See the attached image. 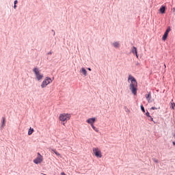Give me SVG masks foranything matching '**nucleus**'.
<instances>
[{"label": "nucleus", "mask_w": 175, "mask_h": 175, "mask_svg": "<svg viewBox=\"0 0 175 175\" xmlns=\"http://www.w3.org/2000/svg\"><path fill=\"white\" fill-rule=\"evenodd\" d=\"M129 81H131L130 83V90L131 91L133 95H136L137 94V81L135 79V77L131 75L129 76Z\"/></svg>", "instance_id": "f257e3e1"}, {"label": "nucleus", "mask_w": 175, "mask_h": 175, "mask_svg": "<svg viewBox=\"0 0 175 175\" xmlns=\"http://www.w3.org/2000/svg\"><path fill=\"white\" fill-rule=\"evenodd\" d=\"M61 175H66V174H65V172H62Z\"/></svg>", "instance_id": "5701e85b"}, {"label": "nucleus", "mask_w": 175, "mask_h": 175, "mask_svg": "<svg viewBox=\"0 0 175 175\" xmlns=\"http://www.w3.org/2000/svg\"><path fill=\"white\" fill-rule=\"evenodd\" d=\"M169 32H170V27H169L165 31V33L163 36L162 40H166L167 39V36L169 35Z\"/></svg>", "instance_id": "0eeeda50"}, {"label": "nucleus", "mask_w": 175, "mask_h": 175, "mask_svg": "<svg viewBox=\"0 0 175 175\" xmlns=\"http://www.w3.org/2000/svg\"><path fill=\"white\" fill-rule=\"evenodd\" d=\"M93 152L97 158H102V152L98 148H93Z\"/></svg>", "instance_id": "423d86ee"}, {"label": "nucleus", "mask_w": 175, "mask_h": 175, "mask_svg": "<svg viewBox=\"0 0 175 175\" xmlns=\"http://www.w3.org/2000/svg\"><path fill=\"white\" fill-rule=\"evenodd\" d=\"M146 98L149 100L151 98V92H149L148 94H146Z\"/></svg>", "instance_id": "4468645a"}, {"label": "nucleus", "mask_w": 175, "mask_h": 175, "mask_svg": "<svg viewBox=\"0 0 175 175\" xmlns=\"http://www.w3.org/2000/svg\"><path fill=\"white\" fill-rule=\"evenodd\" d=\"M150 121H154V118L150 116Z\"/></svg>", "instance_id": "b1692460"}, {"label": "nucleus", "mask_w": 175, "mask_h": 175, "mask_svg": "<svg viewBox=\"0 0 175 175\" xmlns=\"http://www.w3.org/2000/svg\"><path fill=\"white\" fill-rule=\"evenodd\" d=\"M131 53H133V54H135L137 58H139V56L137 55V49H136V47L133 46Z\"/></svg>", "instance_id": "1a4fd4ad"}, {"label": "nucleus", "mask_w": 175, "mask_h": 175, "mask_svg": "<svg viewBox=\"0 0 175 175\" xmlns=\"http://www.w3.org/2000/svg\"><path fill=\"white\" fill-rule=\"evenodd\" d=\"M16 8H17V5H16V4H14V9H16Z\"/></svg>", "instance_id": "393cba45"}, {"label": "nucleus", "mask_w": 175, "mask_h": 175, "mask_svg": "<svg viewBox=\"0 0 175 175\" xmlns=\"http://www.w3.org/2000/svg\"><path fill=\"white\" fill-rule=\"evenodd\" d=\"M18 2V1L17 0H15V1H14V5H17Z\"/></svg>", "instance_id": "4be33fe9"}, {"label": "nucleus", "mask_w": 175, "mask_h": 175, "mask_svg": "<svg viewBox=\"0 0 175 175\" xmlns=\"http://www.w3.org/2000/svg\"><path fill=\"white\" fill-rule=\"evenodd\" d=\"M6 126V118L3 117L1 118V128H4Z\"/></svg>", "instance_id": "9d476101"}, {"label": "nucleus", "mask_w": 175, "mask_h": 175, "mask_svg": "<svg viewBox=\"0 0 175 175\" xmlns=\"http://www.w3.org/2000/svg\"><path fill=\"white\" fill-rule=\"evenodd\" d=\"M154 162L158 163V160H155Z\"/></svg>", "instance_id": "cd10ccee"}, {"label": "nucleus", "mask_w": 175, "mask_h": 175, "mask_svg": "<svg viewBox=\"0 0 175 175\" xmlns=\"http://www.w3.org/2000/svg\"><path fill=\"white\" fill-rule=\"evenodd\" d=\"M157 109H158V108H157V107H151V110H157Z\"/></svg>", "instance_id": "aec40b11"}, {"label": "nucleus", "mask_w": 175, "mask_h": 175, "mask_svg": "<svg viewBox=\"0 0 175 175\" xmlns=\"http://www.w3.org/2000/svg\"><path fill=\"white\" fill-rule=\"evenodd\" d=\"M166 11V8L163 5H162L160 9H159V12L160 13H161L162 14H165V12Z\"/></svg>", "instance_id": "f8f14e48"}, {"label": "nucleus", "mask_w": 175, "mask_h": 175, "mask_svg": "<svg viewBox=\"0 0 175 175\" xmlns=\"http://www.w3.org/2000/svg\"><path fill=\"white\" fill-rule=\"evenodd\" d=\"M59 121L62 122V124L65 125L69 120H70V114L69 113H61L59 116Z\"/></svg>", "instance_id": "f03ea898"}, {"label": "nucleus", "mask_w": 175, "mask_h": 175, "mask_svg": "<svg viewBox=\"0 0 175 175\" xmlns=\"http://www.w3.org/2000/svg\"><path fill=\"white\" fill-rule=\"evenodd\" d=\"M49 151L51 152H54V154H55V155H57V157H61V154H59V152H57V150L55 149H49Z\"/></svg>", "instance_id": "9b49d317"}, {"label": "nucleus", "mask_w": 175, "mask_h": 175, "mask_svg": "<svg viewBox=\"0 0 175 175\" xmlns=\"http://www.w3.org/2000/svg\"><path fill=\"white\" fill-rule=\"evenodd\" d=\"M81 72V73H83V75H84V76H87V70H85V68H82Z\"/></svg>", "instance_id": "ddd939ff"}, {"label": "nucleus", "mask_w": 175, "mask_h": 175, "mask_svg": "<svg viewBox=\"0 0 175 175\" xmlns=\"http://www.w3.org/2000/svg\"><path fill=\"white\" fill-rule=\"evenodd\" d=\"M173 145L175 146V141L172 142Z\"/></svg>", "instance_id": "a878e982"}, {"label": "nucleus", "mask_w": 175, "mask_h": 175, "mask_svg": "<svg viewBox=\"0 0 175 175\" xmlns=\"http://www.w3.org/2000/svg\"><path fill=\"white\" fill-rule=\"evenodd\" d=\"M33 72L35 74V76L36 77V79L39 81L43 79V74L40 73V71L39 70V68H34L33 69Z\"/></svg>", "instance_id": "7ed1b4c3"}, {"label": "nucleus", "mask_w": 175, "mask_h": 175, "mask_svg": "<svg viewBox=\"0 0 175 175\" xmlns=\"http://www.w3.org/2000/svg\"><path fill=\"white\" fill-rule=\"evenodd\" d=\"M92 129H94V131H95V132H99V130H98V129L96 127H95V126H94V124H92V126H91Z\"/></svg>", "instance_id": "f3484780"}, {"label": "nucleus", "mask_w": 175, "mask_h": 175, "mask_svg": "<svg viewBox=\"0 0 175 175\" xmlns=\"http://www.w3.org/2000/svg\"><path fill=\"white\" fill-rule=\"evenodd\" d=\"M141 110L143 111V113H146V109H144V107H143V105L141 106Z\"/></svg>", "instance_id": "6ab92c4d"}, {"label": "nucleus", "mask_w": 175, "mask_h": 175, "mask_svg": "<svg viewBox=\"0 0 175 175\" xmlns=\"http://www.w3.org/2000/svg\"><path fill=\"white\" fill-rule=\"evenodd\" d=\"M146 117H151V116H150V113L149 112L146 113Z\"/></svg>", "instance_id": "412c9836"}, {"label": "nucleus", "mask_w": 175, "mask_h": 175, "mask_svg": "<svg viewBox=\"0 0 175 175\" xmlns=\"http://www.w3.org/2000/svg\"><path fill=\"white\" fill-rule=\"evenodd\" d=\"M34 163L36 165L39 163H42L43 162V156L40 154V153H38V157L33 160Z\"/></svg>", "instance_id": "39448f33"}, {"label": "nucleus", "mask_w": 175, "mask_h": 175, "mask_svg": "<svg viewBox=\"0 0 175 175\" xmlns=\"http://www.w3.org/2000/svg\"><path fill=\"white\" fill-rule=\"evenodd\" d=\"M48 54H49L50 55H51V52L48 53Z\"/></svg>", "instance_id": "bb28decb"}, {"label": "nucleus", "mask_w": 175, "mask_h": 175, "mask_svg": "<svg viewBox=\"0 0 175 175\" xmlns=\"http://www.w3.org/2000/svg\"><path fill=\"white\" fill-rule=\"evenodd\" d=\"M113 46H114L116 48L120 47V43L118 42H113Z\"/></svg>", "instance_id": "dca6fc26"}, {"label": "nucleus", "mask_w": 175, "mask_h": 175, "mask_svg": "<svg viewBox=\"0 0 175 175\" xmlns=\"http://www.w3.org/2000/svg\"><path fill=\"white\" fill-rule=\"evenodd\" d=\"M170 107H171V109H172L173 110H174V109H175V104H174V103H171Z\"/></svg>", "instance_id": "a211bd4d"}, {"label": "nucleus", "mask_w": 175, "mask_h": 175, "mask_svg": "<svg viewBox=\"0 0 175 175\" xmlns=\"http://www.w3.org/2000/svg\"><path fill=\"white\" fill-rule=\"evenodd\" d=\"M32 133H33V129L30 128L28 131L29 136H31V135H32Z\"/></svg>", "instance_id": "2eb2a0df"}, {"label": "nucleus", "mask_w": 175, "mask_h": 175, "mask_svg": "<svg viewBox=\"0 0 175 175\" xmlns=\"http://www.w3.org/2000/svg\"><path fill=\"white\" fill-rule=\"evenodd\" d=\"M88 70H90V71H91V68H88Z\"/></svg>", "instance_id": "c85d7f7f"}, {"label": "nucleus", "mask_w": 175, "mask_h": 175, "mask_svg": "<svg viewBox=\"0 0 175 175\" xmlns=\"http://www.w3.org/2000/svg\"><path fill=\"white\" fill-rule=\"evenodd\" d=\"M51 83H53V80L51 79V78L49 77H45L44 80L41 84L42 88H46V87H47V85H49V84H50Z\"/></svg>", "instance_id": "20e7f679"}, {"label": "nucleus", "mask_w": 175, "mask_h": 175, "mask_svg": "<svg viewBox=\"0 0 175 175\" xmlns=\"http://www.w3.org/2000/svg\"><path fill=\"white\" fill-rule=\"evenodd\" d=\"M95 121H96V118H91L88 119L86 120V122H88V124H90L91 126H92L95 123Z\"/></svg>", "instance_id": "6e6552de"}]
</instances>
